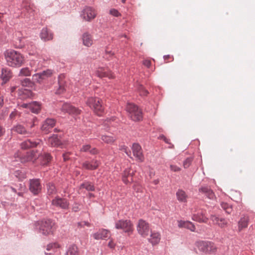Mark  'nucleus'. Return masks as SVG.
<instances>
[{"instance_id": "052dcab7", "label": "nucleus", "mask_w": 255, "mask_h": 255, "mask_svg": "<svg viewBox=\"0 0 255 255\" xmlns=\"http://www.w3.org/2000/svg\"><path fill=\"white\" fill-rule=\"evenodd\" d=\"M159 179H155L153 181V183L154 184V185H157L159 183Z\"/></svg>"}, {"instance_id": "ea45409f", "label": "nucleus", "mask_w": 255, "mask_h": 255, "mask_svg": "<svg viewBox=\"0 0 255 255\" xmlns=\"http://www.w3.org/2000/svg\"><path fill=\"white\" fill-rule=\"evenodd\" d=\"M47 193L48 195H51L55 193V186L50 183H49L47 184Z\"/></svg>"}, {"instance_id": "37998d69", "label": "nucleus", "mask_w": 255, "mask_h": 255, "mask_svg": "<svg viewBox=\"0 0 255 255\" xmlns=\"http://www.w3.org/2000/svg\"><path fill=\"white\" fill-rule=\"evenodd\" d=\"M193 160L192 157H188L183 162V167L185 168H187L190 166Z\"/></svg>"}, {"instance_id": "5fc2aeb1", "label": "nucleus", "mask_w": 255, "mask_h": 255, "mask_svg": "<svg viewBox=\"0 0 255 255\" xmlns=\"http://www.w3.org/2000/svg\"><path fill=\"white\" fill-rule=\"evenodd\" d=\"M21 92L26 95L27 96H30L31 95V92L30 90L24 89L23 90L21 91Z\"/></svg>"}, {"instance_id": "9b49d317", "label": "nucleus", "mask_w": 255, "mask_h": 255, "mask_svg": "<svg viewBox=\"0 0 255 255\" xmlns=\"http://www.w3.org/2000/svg\"><path fill=\"white\" fill-rule=\"evenodd\" d=\"M29 183V189L33 195H37L41 192L42 186L39 179H30Z\"/></svg>"}, {"instance_id": "680f3d73", "label": "nucleus", "mask_w": 255, "mask_h": 255, "mask_svg": "<svg viewBox=\"0 0 255 255\" xmlns=\"http://www.w3.org/2000/svg\"><path fill=\"white\" fill-rule=\"evenodd\" d=\"M106 52L107 54H108L109 55H113V53L111 51H108L107 50L106 51Z\"/></svg>"}, {"instance_id": "9d476101", "label": "nucleus", "mask_w": 255, "mask_h": 255, "mask_svg": "<svg viewBox=\"0 0 255 255\" xmlns=\"http://www.w3.org/2000/svg\"><path fill=\"white\" fill-rule=\"evenodd\" d=\"M136 229L138 233L144 238L146 237L150 232L149 224L142 219L138 220Z\"/></svg>"}, {"instance_id": "de8ad7c7", "label": "nucleus", "mask_w": 255, "mask_h": 255, "mask_svg": "<svg viewBox=\"0 0 255 255\" xmlns=\"http://www.w3.org/2000/svg\"><path fill=\"white\" fill-rule=\"evenodd\" d=\"M110 13L116 17H118L121 15L120 13L118 11V10L115 8H112L110 10Z\"/></svg>"}, {"instance_id": "393cba45", "label": "nucleus", "mask_w": 255, "mask_h": 255, "mask_svg": "<svg viewBox=\"0 0 255 255\" xmlns=\"http://www.w3.org/2000/svg\"><path fill=\"white\" fill-rule=\"evenodd\" d=\"M38 158H39L41 164L45 165H47L51 161L52 157L49 153L44 152L40 155L38 154Z\"/></svg>"}, {"instance_id": "cd10ccee", "label": "nucleus", "mask_w": 255, "mask_h": 255, "mask_svg": "<svg viewBox=\"0 0 255 255\" xmlns=\"http://www.w3.org/2000/svg\"><path fill=\"white\" fill-rule=\"evenodd\" d=\"M41 105L39 102L33 101L31 102L29 110L33 113L38 114L41 111Z\"/></svg>"}, {"instance_id": "774afa93", "label": "nucleus", "mask_w": 255, "mask_h": 255, "mask_svg": "<svg viewBox=\"0 0 255 255\" xmlns=\"http://www.w3.org/2000/svg\"><path fill=\"white\" fill-rule=\"evenodd\" d=\"M24 186L23 184H20V188H21L22 189V188H24Z\"/></svg>"}, {"instance_id": "72a5a7b5", "label": "nucleus", "mask_w": 255, "mask_h": 255, "mask_svg": "<svg viewBox=\"0 0 255 255\" xmlns=\"http://www.w3.org/2000/svg\"><path fill=\"white\" fill-rule=\"evenodd\" d=\"M101 139L104 142L108 144H112L116 140L115 137L107 135H102Z\"/></svg>"}, {"instance_id": "6ab92c4d", "label": "nucleus", "mask_w": 255, "mask_h": 255, "mask_svg": "<svg viewBox=\"0 0 255 255\" xmlns=\"http://www.w3.org/2000/svg\"><path fill=\"white\" fill-rule=\"evenodd\" d=\"M40 37L44 41H49L53 39V33L47 27H44L41 31Z\"/></svg>"}, {"instance_id": "0e129e2a", "label": "nucleus", "mask_w": 255, "mask_h": 255, "mask_svg": "<svg viewBox=\"0 0 255 255\" xmlns=\"http://www.w3.org/2000/svg\"><path fill=\"white\" fill-rule=\"evenodd\" d=\"M15 90V87H12L11 88V92H14Z\"/></svg>"}, {"instance_id": "4c0bfd02", "label": "nucleus", "mask_w": 255, "mask_h": 255, "mask_svg": "<svg viewBox=\"0 0 255 255\" xmlns=\"http://www.w3.org/2000/svg\"><path fill=\"white\" fill-rule=\"evenodd\" d=\"M221 205L227 213L230 214L232 212V207L227 203L222 202Z\"/></svg>"}, {"instance_id": "bf43d9fd", "label": "nucleus", "mask_w": 255, "mask_h": 255, "mask_svg": "<svg viewBox=\"0 0 255 255\" xmlns=\"http://www.w3.org/2000/svg\"><path fill=\"white\" fill-rule=\"evenodd\" d=\"M115 244L113 242L112 240L110 241L108 244V247L111 249H113L115 248Z\"/></svg>"}, {"instance_id": "864d4df0", "label": "nucleus", "mask_w": 255, "mask_h": 255, "mask_svg": "<svg viewBox=\"0 0 255 255\" xmlns=\"http://www.w3.org/2000/svg\"><path fill=\"white\" fill-rule=\"evenodd\" d=\"M164 59L166 61V62H168L169 61H173L174 60V58L172 56L167 55L164 56Z\"/></svg>"}, {"instance_id": "aec40b11", "label": "nucleus", "mask_w": 255, "mask_h": 255, "mask_svg": "<svg viewBox=\"0 0 255 255\" xmlns=\"http://www.w3.org/2000/svg\"><path fill=\"white\" fill-rule=\"evenodd\" d=\"M12 77V72L7 68H2L1 70L0 78L3 83H5L8 82Z\"/></svg>"}, {"instance_id": "4468645a", "label": "nucleus", "mask_w": 255, "mask_h": 255, "mask_svg": "<svg viewBox=\"0 0 255 255\" xmlns=\"http://www.w3.org/2000/svg\"><path fill=\"white\" fill-rule=\"evenodd\" d=\"M132 151L133 155L136 158V160L140 162H143L144 157L141 147L139 144L136 143H133L132 146Z\"/></svg>"}, {"instance_id": "09e8293b", "label": "nucleus", "mask_w": 255, "mask_h": 255, "mask_svg": "<svg viewBox=\"0 0 255 255\" xmlns=\"http://www.w3.org/2000/svg\"><path fill=\"white\" fill-rule=\"evenodd\" d=\"M170 170L174 172H179L181 170V168L174 164H171L170 165Z\"/></svg>"}, {"instance_id": "a18cd8bd", "label": "nucleus", "mask_w": 255, "mask_h": 255, "mask_svg": "<svg viewBox=\"0 0 255 255\" xmlns=\"http://www.w3.org/2000/svg\"><path fill=\"white\" fill-rule=\"evenodd\" d=\"M32 83L30 80L28 78H25L21 81V85L23 86L27 87L31 86Z\"/></svg>"}, {"instance_id": "412c9836", "label": "nucleus", "mask_w": 255, "mask_h": 255, "mask_svg": "<svg viewBox=\"0 0 255 255\" xmlns=\"http://www.w3.org/2000/svg\"><path fill=\"white\" fill-rule=\"evenodd\" d=\"M83 44L87 47H90L93 44L92 36L88 32H84L82 37Z\"/></svg>"}, {"instance_id": "8fccbe9b", "label": "nucleus", "mask_w": 255, "mask_h": 255, "mask_svg": "<svg viewBox=\"0 0 255 255\" xmlns=\"http://www.w3.org/2000/svg\"><path fill=\"white\" fill-rule=\"evenodd\" d=\"M139 93L141 96H146L148 94V92L142 86H140L139 88Z\"/></svg>"}, {"instance_id": "6e6d98bb", "label": "nucleus", "mask_w": 255, "mask_h": 255, "mask_svg": "<svg viewBox=\"0 0 255 255\" xmlns=\"http://www.w3.org/2000/svg\"><path fill=\"white\" fill-rule=\"evenodd\" d=\"M78 226L83 227L84 226H90V224L87 222H81L78 223Z\"/></svg>"}, {"instance_id": "ddd939ff", "label": "nucleus", "mask_w": 255, "mask_h": 255, "mask_svg": "<svg viewBox=\"0 0 255 255\" xmlns=\"http://www.w3.org/2000/svg\"><path fill=\"white\" fill-rule=\"evenodd\" d=\"M37 159H38V154L36 150L27 152L25 154L20 157V161L22 163L31 161L34 162Z\"/></svg>"}, {"instance_id": "5701e85b", "label": "nucleus", "mask_w": 255, "mask_h": 255, "mask_svg": "<svg viewBox=\"0 0 255 255\" xmlns=\"http://www.w3.org/2000/svg\"><path fill=\"white\" fill-rule=\"evenodd\" d=\"M65 111L69 114L77 116L81 113V111L69 104H65Z\"/></svg>"}, {"instance_id": "c756f323", "label": "nucleus", "mask_w": 255, "mask_h": 255, "mask_svg": "<svg viewBox=\"0 0 255 255\" xmlns=\"http://www.w3.org/2000/svg\"><path fill=\"white\" fill-rule=\"evenodd\" d=\"M52 205L59 208L64 209V200L62 198L56 197L52 200Z\"/></svg>"}, {"instance_id": "f8f14e48", "label": "nucleus", "mask_w": 255, "mask_h": 255, "mask_svg": "<svg viewBox=\"0 0 255 255\" xmlns=\"http://www.w3.org/2000/svg\"><path fill=\"white\" fill-rule=\"evenodd\" d=\"M41 143L42 141L39 139H28L22 142L20 144V146L23 149H27L30 148H34L40 146L41 144Z\"/></svg>"}, {"instance_id": "a211bd4d", "label": "nucleus", "mask_w": 255, "mask_h": 255, "mask_svg": "<svg viewBox=\"0 0 255 255\" xmlns=\"http://www.w3.org/2000/svg\"><path fill=\"white\" fill-rule=\"evenodd\" d=\"M100 162L96 159H93L91 162L86 161L83 163L82 168L88 170H94L98 168Z\"/></svg>"}, {"instance_id": "58836bf2", "label": "nucleus", "mask_w": 255, "mask_h": 255, "mask_svg": "<svg viewBox=\"0 0 255 255\" xmlns=\"http://www.w3.org/2000/svg\"><path fill=\"white\" fill-rule=\"evenodd\" d=\"M31 75V71L27 67L21 69L19 75L23 76H28Z\"/></svg>"}, {"instance_id": "2f4dec72", "label": "nucleus", "mask_w": 255, "mask_h": 255, "mask_svg": "<svg viewBox=\"0 0 255 255\" xmlns=\"http://www.w3.org/2000/svg\"><path fill=\"white\" fill-rule=\"evenodd\" d=\"M249 218L247 216H244L241 218L239 222V229L241 230L244 228H247L248 225Z\"/></svg>"}, {"instance_id": "79ce46f5", "label": "nucleus", "mask_w": 255, "mask_h": 255, "mask_svg": "<svg viewBox=\"0 0 255 255\" xmlns=\"http://www.w3.org/2000/svg\"><path fill=\"white\" fill-rule=\"evenodd\" d=\"M59 87L56 90L55 94L56 95H60L62 94L64 92V86L63 84L60 83V81H58Z\"/></svg>"}, {"instance_id": "bb28decb", "label": "nucleus", "mask_w": 255, "mask_h": 255, "mask_svg": "<svg viewBox=\"0 0 255 255\" xmlns=\"http://www.w3.org/2000/svg\"><path fill=\"white\" fill-rule=\"evenodd\" d=\"M149 242L152 245L157 244L160 240V235L159 233L156 232H151Z\"/></svg>"}, {"instance_id": "3c124183", "label": "nucleus", "mask_w": 255, "mask_h": 255, "mask_svg": "<svg viewBox=\"0 0 255 255\" xmlns=\"http://www.w3.org/2000/svg\"><path fill=\"white\" fill-rule=\"evenodd\" d=\"M187 221H184L182 220L178 221V226L179 228H185L187 224Z\"/></svg>"}, {"instance_id": "7c9ffc66", "label": "nucleus", "mask_w": 255, "mask_h": 255, "mask_svg": "<svg viewBox=\"0 0 255 255\" xmlns=\"http://www.w3.org/2000/svg\"><path fill=\"white\" fill-rule=\"evenodd\" d=\"M200 191L205 194L209 199H213L215 197L213 191L208 187H202L200 189Z\"/></svg>"}, {"instance_id": "c03bdc74", "label": "nucleus", "mask_w": 255, "mask_h": 255, "mask_svg": "<svg viewBox=\"0 0 255 255\" xmlns=\"http://www.w3.org/2000/svg\"><path fill=\"white\" fill-rule=\"evenodd\" d=\"M185 228L188 229L192 232H194L195 231V227L194 225V224L191 222H187V224L185 226Z\"/></svg>"}, {"instance_id": "49530a36", "label": "nucleus", "mask_w": 255, "mask_h": 255, "mask_svg": "<svg viewBox=\"0 0 255 255\" xmlns=\"http://www.w3.org/2000/svg\"><path fill=\"white\" fill-rule=\"evenodd\" d=\"M19 116V113L17 111L14 110L13 112L11 113V114L9 115V118L12 120H14L15 119L16 117Z\"/></svg>"}, {"instance_id": "4d7b16f0", "label": "nucleus", "mask_w": 255, "mask_h": 255, "mask_svg": "<svg viewBox=\"0 0 255 255\" xmlns=\"http://www.w3.org/2000/svg\"><path fill=\"white\" fill-rule=\"evenodd\" d=\"M159 139L163 140L166 143H169V139H168L164 135H161L159 137Z\"/></svg>"}, {"instance_id": "20e7f679", "label": "nucleus", "mask_w": 255, "mask_h": 255, "mask_svg": "<svg viewBox=\"0 0 255 255\" xmlns=\"http://www.w3.org/2000/svg\"><path fill=\"white\" fill-rule=\"evenodd\" d=\"M98 14L97 9L91 6H85L82 9L80 16L83 20L91 22L94 20Z\"/></svg>"}, {"instance_id": "e2e57ef3", "label": "nucleus", "mask_w": 255, "mask_h": 255, "mask_svg": "<svg viewBox=\"0 0 255 255\" xmlns=\"http://www.w3.org/2000/svg\"><path fill=\"white\" fill-rule=\"evenodd\" d=\"M10 189H11V191H13V192L16 193V190L14 188L11 187Z\"/></svg>"}, {"instance_id": "13d9d810", "label": "nucleus", "mask_w": 255, "mask_h": 255, "mask_svg": "<svg viewBox=\"0 0 255 255\" xmlns=\"http://www.w3.org/2000/svg\"><path fill=\"white\" fill-rule=\"evenodd\" d=\"M31 105V103H23L21 105V107L24 108L29 109Z\"/></svg>"}, {"instance_id": "2eb2a0df", "label": "nucleus", "mask_w": 255, "mask_h": 255, "mask_svg": "<svg viewBox=\"0 0 255 255\" xmlns=\"http://www.w3.org/2000/svg\"><path fill=\"white\" fill-rule=\"evenodd\" d=\"M55 125V121L53 119L47 118L43 123L41 130L45 134L50 132Z\"/></svg>"}, {"instance_id": "423d86ee", "label": "nucleus", "mask_w": 255, "mask_h": 255, "mask_svg": "<svg viewBox=\"0 0 255 255\" xmlns=\"http://www.w3.org/2000/svg\"><path fill=\"white\" fill-rule=\"evenodd\" d=\"M126 110L129 113V116L132 120L139 121L142 119L141 110L134 104L128 103L127 105Z\"/></svg>"}, {"instance_id": "473e14b6", "label": "nucleus", "mask_w": 255, "mask_h": 255, "mask_svg": "<svg viewBox=\"0 0 255 255\" xmlns=\"http://www.w3.org/2000/svg\"><path fill=\"white\" fill-rule=\"evenodd\" d=\"M66 255H79L78 249L75 245H71L69 247Z\"/></svg>"}, {"instance_id": "338daca9", "label": "nucleus", "mask_w": 255, "mask_h": 255, "mask_svg": "<svg viewBox=\"0 0 255 255\" xmlns=\"http://www.w3.org/2000/svg\"><path fill=\"white\" fill-rule=\"evenodd\" d=\"M89 197H90V198L92 197H94V195L92 193H89Z\"/></svg>"}, {"instance_id": "69168bd1", "label": "nucleus", "mask_w": 255, "mask_h": 255, "mask_svg": "<svg viewBox=\"0 0 255 255\" xmlns=\"http://www.w3.org/2000/svg\"><path fill=\"white\" fill-rule=\"evenodd\" d=\"M22 194H23V193H22V192H18V193H17V195H18L19 196H22Z\"/></svg>"}, {"instance_id": "c85d7f7f", "label": "nucleus", "mask_w": 255, "mask_h": 255, "mask_svg": "<svg viewBox=\"0 0 255 255\" xmlns=\"http://www.w3.org/2000/svg\"><path fill=\"white\" fill-rule=\"evenodd\" d=\"M211 219L212 220L213 222L215 224H218L219 226L222 228L224 227L227 224V221L224 219H219L217 217L215 216H211Z\"/></svg>"}, {"instance_id": "603ef678", "label": "nucleus", "mask_w": 255, "mask_h": 255, "mask_svg": "<svg viewBox=\"0 0 255 255\" xmlns=\"http://www.w3.org/2000/svg\"><path fill=\"white\" fill-rule=\"evenodd\" d=\"M142 64L147 68H149L151 66V61L148 59H145L143 61Z\"/></svg>"}, {"instance_id": "4be33fe9", "label": "nucleus", "mask_w": 255, "mask_h": 255, "mask_svg": "<svg viewBox=\"0 0 255 255\" xmlns=\"http://www.w3.org/2000/svg\"><path fill=\"white\" fill-rule=\"evenodd\" d=\"M110 232L105 229H101L93 235L95 240H104L109 237Z\"/></svg>"}, {"instance_id": "0eeeda50", "label": "nucleus", "mask_w": 255, "mask_h": 255, "mask_svg": "<svg viewBox=\"0 0 255 255\" xmlns=\"http://www.w3.org/2000/svg\"><path fill=\"white\" fill-rule=\"evenodd\" d=\"M117 229L122 230L128 236L130 235L133 231V225L132 222L128 220H120L115 223Z\"/></svg>"}, {"instance_id": "6e6552de", "label": "nucleus", "mask_w": 255, "mask_h": 255, "mask_svg": "<svg viewBox=\"0 0 255 255\" xmlns=\"http://www.w3.org/2000/svg\"><path fill=\"white\" fill-rule=\"evenodd\" d=\"M52 70L47 69L33 75L32 80L39 84H43L52 76Z\"/></svg>"}, {"instance_id": "dca6fc26", "label": "nucleus", "mask_w": 255, "mask_h": 255, "mask_svg": "<svg viewBox=\"0 0 255 255\" xmlns=\"http://www.w3.org/2000/svg\"><path fill=\"white\" fill-rule=\"evenodd\" d=\"M96 75L100 78L108 77L109 79L115 78V76L111 71L104 67H99L96 71Z\"/></svg>"}, {"instance_id": "b1692460", "label": "nucleus", "mask_w": 255, "mask_h": 255, "mask_svg": "<svg viewBox=\"0 0 255 255\" xmlns=\"http://www.w3.org/2000/svg\"><path fill=\"white\" fill-rule=\"evenodd\" d=\"M133 173H130V169H126L123 173V181L126 183L128 184L131 182L132 180V176Z\"/></svg>"}, {"instance_id": "f3484780", "label": "nucleus", "mask_w": 255, "mask_h": 255, "mask_svg": "<svg viewBox=\"0 0 255 255\" xmlns=\"http://www.w3.org/2000/svg\"><path fill=\"white\" fill-rule=\"evenodd\" d=\"M23 37L22 33L20 31H16L14 33V45L16 48H22L24 45L25 43L23 41Z\"/></svg>"}, {"instance_id": "a19ab883", "label": "nucleus", "mask_w": 255, "mask_h": 255, "mask_svg": "<svg viewBox=\"0 0 255 255\" xmlns=\"http://www.w3.org/2000/svg\"><path fill=\"white\" fill-rule=\"evenodd\" d=\"M24 124L25 125L26 124H28V129L32 131V133L34 132V130L32 129V128L35 126V124L34 122V119H31L29 120L27 122H23Z\"/></svg>"}, {"instance_id": "c9c22d12", "label": "nucleus", "mask_w": 255, "mask_h": 255, "mask_svg": "<svg viewBox=\"0 0 255 255\" xmlns=\"http://www.w3.org/2000/svg\"><path fill=\"white\" fill-rule=\"evenodd\" d=\"M86 189L87 191H94L95 187L94 185L88 182H85L82 183L80 187V189Z\"/></svg>"}, {"instance_id": "f257e3e1", "label": "nucleus", "mask_w": 255, "mask_h": 255, "mask_svg": "<svg viewBox=\"0 0 255 255\" xmlns=\"http://www.w3.org/2000/svg\"><path fill=\"white\" fill-rule=\"evenodd\" d=\"M8 66L12 67H20L24 61V57L19 52L13 50H7L4 53Z\"/></svg>"}, {"instance_id": "e433bc0d", "label": "nucleus", "mask_w": 255, "mask_h": 255, "mask_svg": "<svg viewBox=\"0 0 255 255\" xmlns=\"http://www.w3.org/2000/svg\"><path fill=\"white\" fill-rule=\"evenodd\" d=\"M91 148V146L89 144H86L83 145L82 147L81 148L80 151L83 152H87L89 151L91 154H96L97 152V151L96 148H93L90 150Z\"/></svg>"}, {"instance_id": "39448f33", "label": "nucleus", "mask_w": 255, "mask_h": 255, "mask_svg": "<svg viewBox=\"0 0 255 255\" xmlns=\"http://www.w3.org/2000/svg\"><path fill=\"white\" fill-rule=\"evenodd\" d=\"M198 250L205 254H214L217 248L215 245L211 242L201 241L197 243Z\"/></svg>"}, {"instance_id": "7ed1b4c3", "label": "nucleus", "mask_w": 255, "mask_h": 255, "mask_svg": "<svg viewBox=\"0 0 255 255\" xmlns=\"http://www.w3.org/2000/svg\"><path fill=\"white\" fill-rule=\"evenodd\" d=\"M87 104L93 109L94 112L99 116L103 115L104 111V108L102 104V101L98 98H89Z\"/></svg>"}, {"instance_id": "f03ea898", "label": "nucleus", "mask_w": 255, "mask_h": 255, "mask_svg": "<svg viewBox=\"0 0 255 255\" xmlns=\"http://www.w3.org/2000/svg\"><path fill=\"white\" fill-rule=\"evenodd\" d=\"M54 223L49 219L38 221L34 224V229L38 233L44 236L52 233Z\"/></svg>"}, {"instance_id": "f704fd0d", "label": "nucleus", "mask_w": 255, "mask_h": 255, "mask_svg": "<svg viewBox=\"0 0 255 255\" xmlns=\"http://www.w3.org/2000/svg\"><path fill=\"white\" fill-rule=\"evenodd\" d=\"M178 200L181 202H185L187 199V195L183 190H178L176 193Z\"/></svg>"}, {"instance_id": "a878e982", "label": "nucleus", "mask_w": 255, "mask_h": 255, "mask_svg": "<svg viewBox=\"0 0 255 255\" xmlns=\"http://www.w3.org/2000/svg\"><path fill=\"white\" fill-rule=\"evenodd\" d=\"M192 219L197 222L206 223L208 218L205 215L204 212L201 211L197 214H194L192 216Z\"/></svg>"}, {"instance_id": "1a4fd4ad", "label": "nucleus", "mask_w": 255, "mask_h": 255, "mask_svg": "<svg viewBox=\"0 0 255 255\" xmlns=\"http://www.w3.org/2000/svg\"><path fill=\"white\" fill-rule=\"evenodd\" d=\"M11 131L12 133L19 134L26 136H29L32 134V131L28 129V124L22 125L17 124L12 127Z\"/></svg>"}]
</instances>
